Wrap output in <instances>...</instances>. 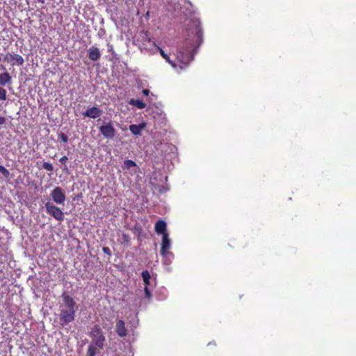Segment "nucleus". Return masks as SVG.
<instances>
[{"label": "nucleus", "mask_w": 356, "mask_h": 356, "mask_svg": "<svg viewBox=\"0 0 356 356\" xmlns=\"http://www.w3.org/2000/svg\"><path fill=\"white\" fill-rule=\"evenodd\" d=\"M129 104L134 106L140 109L144 108L146 106V104L144 103L142 100L135 99H130Z\"/></svg>", "instance_id": "obj_16"}, {"label": "nucleus", "mask_w": 356, "mask_h": 356, "mask_svg": "<svg viewBox=\"0 0 356 356\" xmlns=\"http://www.w3.org/2000/svg\"><path fill=\"white\" fill-rule=\"evenodd\" d=\"M102 111L97 106H92L88 108L83 115L86 117L90 118H97L102 115Z\"/></svg>", "instance_id": "obj_9"}, {"label": "nucleus", "mask_w": 356, "mask_h": 356, "mask_svg": "<svg viewBox=\"0 0 356 356\" xmlns=\"http://www.w3.org/2000/svg\"><path fill=\"white\" fill-rule=\"evenodd\" d=\"M76 310L70 309H62L60 310L59 317L62 325H67L74 321Z\"/></svg>", "instance_id": "obj_5"}, {"label": "nucleus", "mask_w": 356, "mask_h": 356, "mask_svg": "<svg viewBox=\"0 0 356 356\" xmlns=\"http://www.w3.org/2000/svg\"><path fill=\"white\" fill-rule=\"evenodd\" d=\"M100 133L107 139L113 138L116 134V131L111 122L104 123L99 127Z\"/></svg>", "instance_id": "obj_6"}, {"label": "nucleus", "mask_w": 356, "mask_h": 356, "mask_svg": "<svg viewBox=\"0 0 356 356\" xmlns=\"http://www.w3.org/2000/svg\"><path fill=\"white\" fill-rule=\"evenodd\" d=\"M144 291H145L146 297L150 298L151 297V293H150L149 290L148 289L147 286H145V287L144 289Z\"/></svg>", "instance_id": "obj_26"}, {"label": "nucleus", "mask_w": 356, "mask_h": 356, "mask_svg": "<svg viewBox=\"0 0 356 356\" xmlns=\"http://www.w3.org/2000/svg\"><path fill=\"white\" fill-rule=\"evenodd\" d=\"M6 122V119L4 117L0 116V125L4 124Z\"/></svg>", "instance_id": "obj_28"}, {"label": "nucleus", "mask_w": 356, "mask_h": 356, "mask_svg": "<svg viewBox=\"0 0 356 356\" xmlns=\"http://www.w3.org/2000/svg\"><path fill=\"white\" fill-rule=\"evenodd\" d=\"M12 77L7 72L0 73V100L5 101L7 98V91L3 87L10 83Z\"/></svg>", "instance_id": "obj_4"}, {"label": "nucleus", "mask_w": 356, "mask_h": 356, "mask_svg": "<svg viewBox=\"0 0 356 356\" xmlns=\"http://www.w3.org/2000/svg\"><path fill=\"white\" fill-rule=\"evenodd\" d=\"M149 91L147 90V89H144L143 90V93L145 95H149Z\"/></svg>", "instance_id": "obj_29"}, {"label": "nucleus", "mask_w": 356, "mask_h": 356, "mask_svg": "<svg viewBox=\"0 0 356 356\" xmlns=\"http://www.w3.org/2000/svg\"><path fill=\"white\" fill-rule=\"evenodd\" d=\"M88 53V57L90 60L92 61L97 60L101 56L99 49L95 46L90 47L89 48Z\"/></svg>", "instance_id": "obj_14"}, {"label": "nucleus", "mask_w": 356, "mask_h": 356, "mask_svg": "<svg viewBox=\"0 0 356 356\" xmlns=\"http://www.w3.org/2000/svg\"><path fill=\"white\" fill-rule=\"evenodd\" d=\"M68 160V158L66 156H63L59 160V161L62 163H65Z\"/></svg>", "instance_id": "obj_27"}, {"label": "nucleus", "mask_w": 356, "mask_h": 356, "mask_svg": "<svg viewBox=\"0 0 356 356\" xmlns=\"http://www.w3.org/2000/svg\"><path fill=\"white\" fill-rule=\"evenodd\" d=\"M115 331L120 337H124L127 335L128 331L125 326V323L122 320H118L115 325Z\"/></svg>", "instance_id": "obj_11"}, {"label": "nucleus", "mask_w": 356, "mask_h": 356, "mask_svg": "<svg viewBox=\"0 0 356 356\" xmlns=\"http://www.w3.org/2000/svg\"><path fill=\"white\" fill-rule=\"evenodd\" d=\"M155 232L158 234H162V236L164 234H168L166 229V223L165 221L162 220H159L155 224Z\"/></svg>", "instance_id": "obj_13"}, {"label": "nucleus", "mask_w": 356, "mask_h": 356, "mask_svg": "<svg viewBox=\"0 0 356 356\" xmlns=\"http://www.w3.org/2000/svg\"><path fill=\"white\" fill-rule=\"evenodd\" d=\"M190 31L193 38L186 39L177 50L176 60L180 69L185 68L193 59L195 50L203 42V31L200 22L194 21Z\"/></svg>", "instance_id": "obj_1"}, {"label": "nucleus", "mask_w": 356, "mask_h": 356, "mask_svg": "<svg viewBox=\"0 0 356 356\" xmlns=\"http://www.w3.org/2000/svg\"><path fill=\"white\" fill-rule=\"evenodd\" d=\"M97 353V349L95 344H91L88 346L86 356H95Z\"/></svg>", "instance_id": "obj_19"}, {"label": "nucleus", "mask_w": 356, "mask_h": 356, "mask_svg": "<svg viewBox=\"0 0 356 356\" xmlns=\"http://www.w3.org/2000/svg\"><path fill=\"white\" fill-rule=\"evenodd\" d=\"M90 335L92 338V344L100 349H103L105 337L103 332L98 325H95L91 330Z\"/></svg>", "instance_id": "obj_2"}, {"label": "nucleus", "mask_w": 356, "mask_h": 356, "mask_svg": "<svg viewBox=\"0 0 356 356\" xmlns=\"http://www.w3.org/2000/svg\"><path fill=\"white\" fill-rule=\"evenodd\" d=\"M46 212L58 221H63L65 214L63 211L51 202H47L44 205Z\"/></svg>", "instance_id": "obj_3"}, {"label": "nucleus", "mask_w": 356, "mask_h": 356, "mask_svg": "<svg viewBox=\"0 0 356 356\" xmlns=\"http://www.w3.org/2000/svg\"><path fill=\"white\" fill-rule=\"evenodd\" d=\"M63 302L67 309L75 310L76 302L67 293L64 292L61 296Z\"/></svg>", "instance_id": "obj_10"}, {"label": "nucleus", "mask_w": 356, "mask_h": 356, "mask_svg": "<svg viewBox=\"0 0 356 356\" xmlns=\"http://www.w3.org/2000/svg\"><path fill=\"white\" fill-rule=\"evenodd\" d=\"M58 139H60L63 143H67L68 137L63 133H60L58 134Z\"/></svg>", "instance_id": "obj_23"}, {"label": "nucleus", "mask_w": 356, "mask_h": 356, "mask_svg": "<svg viewBox=\"0 0 356 356\" xmlns=\"http://www.w3.org/2000/svg\"><path fill=\"white\" fill-rule=\"evenodd\" d=\"M42 168L47 171L51 172L54 170L52 164L49 162H44L42 164Z\"/></svg>", "instance_id": "obj_22"}, {"label": "nucleus", "mask_w": 356, "mask_h": 356, "mask_svg": "<svg viewBox=\"0 0 356 356\" xmlns=\"http://www.w3.org/2000/svg\"><path fill=\"white\" fill-rule=\"evenodd\" d=\"M38 2L41 3H44V0H37Z\"/></svg>", "instance_id": "obj_30"}, {"label": "nucleus", "mask_w": 356, "mask_h": 356, "mask_svg": "<svg viewBox=\"0 0 356 356\" xmlns=\"http://www.w3.org/2000/svg\"><path fill=\"white\" fill-rule=\"evenodd\" d=\"M102 251L104 254L111 256V251L108 247H103Z\"/></svg>", "instance_id": "obj_24"}, {"label": "nucleus", "mask_w": 356, "mask_h": 356, "mask_svg": "<svg viewBox=\"0 0 356 356\" xmlns=\"http://www.w3.org/2000/svg\"><path fill=\"white\" fill-rule=\"evenodd\" d=\"M136 165V163L132 161V160H125L124 161L123 168L129 170L130 168L135 167Z\"/></svg>", "instance_id": "obj_20"}, {"label": "nucleus", "mask_w": 356, "mask_h": 356, "mask_svg": "<svg viewBox=\"0 0 356 356\" xmlns=\"http://www.w3.org/2000/svg\"><path fill=\"white\" fill-rule=\"evenodd\" d=\"M146 127V124L143 122L140 124H131L129 126V130L132 134L135 136H139L141 134V131Z\"/></svg>", "instance_id": "obj_15"}, {"label": "nucleus", "mask_w": 356, "mask_h": 356, "mask_svg": "<svg viewBox=\"0 0 356 356\" xmlns=\"http://www.w3.org/2000/svg\"><path fill=\"white\" fill-rule=\"evenodd\" d=\"M159 51H160V54L162 56V57L170 64L173 67H176L177 66V64L172 60L169 56L161 48H159Z\"/></svg>", "instance_id": "obj_17"}, {"label": "nucleus", "mask_w": 356, "mask_h": 356, "mask_svg": "<svg viewBox=\"0 0 356 356\" xmlns=\"http://www.w3.org/2000/svg\"><path fill=\"white\" fill-rule=\"evenodd\" d=\"M170 248V240L168 234H164L162 236V243L160 253L162 256H165L168 254V250Z\"/></svg>", "instance_id": "obj_12"}, {"label": "nucleus", "mask_w": 356, "mask_h": 356, "mask_svg": "<svg viewBox=\"0 0 356 356\" xmlns=\"http://www.w3.org/2000/svg\"><path fill=\"white\" fill-rule=\"evenodd\" d=\"M54 202L58 204H63L66 197L63 190L59 187H55L51 192L50 194Z\"/></svg>", "instance_id": "obj_7"}, {"label": "nucleus", "mask_w": 356, "mask_h": 356, "mask_svg": "<svg viewBox=\"0 0 356 356\" xmlns=\"http://www.w3.org/2000/svg\"><path fill=\"white\" fill-rule=\"evenodd\" d=\"M4 60H6L12 66H21L23 65L24 63L23 57L21 55L15 53L7 54L4 57Z\"/></svg>", "instance_id": "obj_8"}, {"label": "nucleus", "mask_w": 356, "mask_h": 356, "mask_svg": "<svg viewBox=\"0 0 356 356\" xmlns=\"http://www.w3.org/2000/svg\"><path fill=\"white\" fill-rule=\"evenodd\" d=\"M141 276L143 277V280L145 284V286L149 285V280L151 279V275L149 272L147 270H143L141 273Z\"/></svg>", "instance_id": "obj_18"}, {"label": "nucleus", "mask_w": 356, "mask_h": 356, "mask_svg": "<svg viewBox=\"0 0 356 356\" xmlns=\"http://www.w3.org/2000/svg\"><path fill=\"white\" fill-rule=\"evenodd\" d=\"M122 239L124 241V243H129V241H130V237L128 234H122Z\"/></svg>", "instance_id": "obj_25"}, {"label": "nucleus", "mask_w": 356, "mask_h": 356, "mask_svg": "<svg viewBox=\"0 0 356 356\" xmlns=\"http://www.w3.org/2000/svg\"><path fill=\"white\" fill-rule=\"evenodd\" d=\"M0 173L5 177L8 178L10 177V172L3 165H0Z\"/></svg>", "instance_id": "obj_21"}]
</instances>
